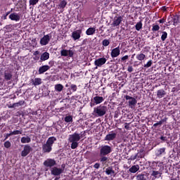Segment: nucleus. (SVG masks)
<instances>
[{
    "label": "nucleus",
    "mask_w": 180,
    "mask_h": 180,
    "mask_svg": "<svg viewBox=\"0 0 180 180\" xmlns=\"http://www.w3.org/2000/svg\"><path fill=\"white\" fill-rule=\"evenodd\" d=\"M146 58V55L144 53H139L136 55V59L139 60V61H143Z\"/></svg>",
    "instance_id": "72a5a7b5"
},
{
    "label": "nucleus",
    "mask_w": 180,
    "mask_h": 180,
    "mask_svg": "<svg viewBox=\"0 0 180 180\" xmlns=\"http://www.w3.org/2000/svg\"><path fill=\"white\" fill-rule=\"evenodd\" d=\"M135 29L137 30V32H140V30L143 29V22L141 21L137 22L135 25Z\"/></svg>",
    "instance_id": "7c9ffc66"
},
{
    "label": "nucleus",
    "mask_w": 180,
    "mask_h": 180,
    "mask_svg": "<svg viewBox=\"0 0 180 180\" xmlns=\"http://www.w3.org/2000/svg\"><path fill=\"white\" fill-rule=\"evenodd\" d=\"M140 169V166L139 165H133L131 168H129V171L131 174H136L137 171Z\"/></svg>",
    "instance_id": "a878e982"
},
{
    "label": "nucleus",
    "mask_w": 180,
    "mask_h": 180,
    "mask_svg": "<svg viewBox=\"0 0 180 180\" xmlns=\"http://www.w3.org/2000/svg\"><path fill=\"white\" fill-rule=\"evenodd\" d=\"M124 98L126 99V101H129V108H133V106H136L137 104V100H136L134 97L126 95Z\"/></svg>",
    "instance_id": "f8f14e48"
},
{
    "label": "nucleus",
    "mask_w": 180,
    "mask_h": 180,
    "mask_svg": "<svg viewBox=\"0 0 180 180\" xmlns=\"http://www.w3.org/2000/svg\"><path fill=\"white\" fill-rule=\"evenodd\" d=\"M109 44H110V41H109V39H105L103 40L102 45L104 47H108V46H109Z\"/></svg>",
    "instance_id": "e433bc0d"
},
{
    "label": "nucleus",
    "mask_w": 180,
    "mask_h": 180,
    "mask_svg": "<svg viewBox=\"0 0 180 180\" xmlns=\"http://www.w3.org/2000/svg\"><path fill=\"white\" fill-rule=\"evenodd\" d=\"M58 6L60 9H64V8H65V6H67V1H65V0L61 1L60 3L59 4Z\"/></svg>",
    "instance_id": "f704fd0d"
},
{
    "label": "nucleus",
    "mask_w": 180,
    "mask_h": 180,
    "mask_svg": "<svg viewBox=\"0 0 180 180\" xmlns=\"http://www.w3.org/2000/svg\"><path fill=\"white\" fill-rule=\"evenodd\" d=\"M108 108L105 105L97 106L96 108H94V113H96L98 117H102L106 115V110Z\"/></svg>",
    "instance_id": "7ed1b4c3"
},
{
    "label": "nucleus",
    "mask_w": 180,
    "mask_h": 180,
    "mask_svg": "<svg viewBox=\"0 0 180 180\" xmlns=\"http://www.w3.org/2000/svg\"><path fill=\"white\" fill-rule=\"evenodd\" d=\"M39 2V0H30V5H37V3Z\"/></svg>",
    "instance_id": "09e8293b"
},
{
    "label": "nucleus",
    "mask_w": 180,
    "mask_h": 180,
    "mask_svg": "<svg viewBox=\"0 0 180 180\" xmlns=\"http://www.w3.org/2000/svg\"><path fill=\"white\" fill-rule=\"evenodd\" d=\"M162 36H161V40L162 41H165V40L167 39V37H168V33H167V32H162Z\"/></svg>",
    "instance_id": "4c0bfd02"
},
{
    "label": "nucleus",
    "mask_w": 180,
    "mask_h": 180,
    "mask_svg": "<svg viewBox=\"0 0 180 180\" xmlns=\"http://www.w3.org/2000/svg\"><path fill=\"white\" fill-rule=\"evenodd\" d=\"M158 30H160V25L153 24L152 32H158Z\"/></svg>",
    "instance_id": "58836bf2"
},
{
    "label": "nucleus",
    "mask_w": 180,
    "mask_h": 180,
    "mask_svg": "<svg viewBox=\"0 0 180 180\" xmlns=\"http://www.w3.org/2000/svg\"><path fill=\"white\" fill-rule=\"evenodd\" d=\"M159 23H165V18H163L158 20Z\"/></svg>",
    "instance_id": "bf43d9fd"
},
{
    "label": "nucleus",
    "mask_w": 180,
    "mask_h": 180,
    "mask_svg": "<svg viewBox=\"0 0 180 180\" xmlns=\"http://www.w3.org/2000/svg\"><path fill=\"white\" fill-rule=\"evenodd\" d=\"M117 134L116 133H111L108 134L104 138L105 141H113L115 139H116Z\"/></svg>",
    "instance_id": "f3484780"
},
{
    "label": "nucleus",
    "mask_w": 180,
    "mask_h": 180,
    "mask_svg": "<svg viewBox=\"0 0 180 180\" xmlns=\"http://www.w3.org/2000/svg\"><path fill=\"white\" fill-rule=\"evenodd\" d=\"M101 167V164L99 163H95V165H94V168H96V169H99Z\"/></svg>",
    "instance_id": "6e6d98bb"
},
{
    "label": "nucleus",
    "mask_w": 180,
    "mask_h": 180,
    "mask_svg": "<svg viewBox=\"0 0 180 180\" xmlns=\"http://www.w3.org/2000/svg\"><path fill=\"white\" fill-rule=\"evenodd\" d=\"M113 151L112 146L109 145H103L100 148V155H109Z\"/></svg>",
    "instance_id": "20e7f679"
},
{
    "label": "nucleus",
    "mask_w": 180,
    "mask_h": 180,
    "mask_svg": "<svg viewBox=\"0 0 180 180\" xmlns=\"http://www.w3.org/2000/svg\"><path fill=\"white\" fill-rule=\"evenodd\" d=\"M123 22V17L119 15L115 16L113 19V22L112 23L113 27H117V26H120V24Z\"/></svg>",
    "instance_id": "4468645a"
},
{
    "label": "nucleus",
    "mask_w": 180,
    "mask_h": 180,
    "mask_svg": "<svg viewBox=\"0 0 180 180\" xmlns=\"http://www.w3.org/2000/svg\"><path fill=\"white\" fill-rule=\"evenodd\" d=\"M32 141V139L29 136H24L21 138V143L22 144H26V143H30Z\"/></svg>",
    "instance_id": "c85d7f7f"
},
{
    "label": "nucleus",
    "mask_w": 180,
    "mask_h": 180,
    "mask_svg": "<svg viewBox=\"0 0 180 180\" xmlns=\"http://www.w3.org/2000/svg\"><path fill=\"white\" fill-rule=\"evenodd\" d=\"M127 71L129 72H133V71H134V69H133V66H128V68H127Z\"/></svg>",
    "instance_id": "5fc2aeb1"
},
{
    "label": "nucleus",
    "mask_w": 180,
    "mask_h": 180,
    "mask_svg": "<svg viewBox=\"0 0 180 180\" xmlns=\"http://www.w3.org/2000/svg\"><path fill=\"white\" fill-rule=\"evenodd\" d=\"M4 81H12L13 79V72L11 70H6L4 72Z\"/></svg>",
    "instance_id": "39448f33"
},
{
    "label": "nucleus",
    "mask_w": 180,
    "mask_h": 180,
    "mask_svg": "<svg viewBox=\"0 0 180 180\" xmlns=\"http://www.w3.org/2000/svg\"><path fill=\"white\" fill-rule=\"evenodd\" d=\"M82 139V135L75 132L72 134L69 135L68 141L71 143V148L72 150H75L79 144L78 141Z\"/></svg>",
    "instance_id": "f03ea898"
},
{
    "label": "nucleus",
    "mask_w": 180,
    "mask_h": 180,
    "mask_svg": "<svg viewBox=\"0 0 180 180\" xmlns=\"http://www.w3.org/2000/svg\"><path fill=\"white\" fill-rule=\"evenodd\" d=\"M90 106L92 108V106H95V104L91 103Z\"/></svg>",
    "instance_id": "69168bd1"
},
{
    "label": "nucleus",
    "mask_w": 180,
    "mask_h": 180,
    "mask_svg": "<svg viewBox=\"0 0 180 180\" xmlns=\"http://www.w3.org/2000/svg\"><path fill=\"white\" fill-rule=\"evenodd\" d=\"M96 32V28L89 27L86 30V34L87 36H94V34Z\"/></svg>",
    "instance_id": "b1692460"
},
{
    "label": "nucleus",
    "mask_w": 180,
    "mask_h": 180,
    "mask_svg": "<svg viewBox=\"0 0 180 180\" xmlns=\"http://www.w3.org/2000/svg\"><path fill=\"white\" fill-rule=\"evenodd\" d=\"M162 124H161V122H160V121L159 122H158L157 123H155L154 124H153V127H157V126H161Z\"/></svg>",
    "instance_id": "13d9d810"
},
{
    "label": "nucleus",
    "mask_w": 180,
    "mask_h": 180,
    "mask_svg": "<svg viewBox=\"0 0 180 180\" xmlns=\"http://www.w3.org/2000/svg\"><path fill=\"white\" fill-rule=\"evenodd\" d=\"M81 34H82V30H77L72 32L71 37L75 41L81 39Z\"/></svg>",
    "instance_id": "9b49d317"
},
{
    "label": "nucleus",
    "mask_w": 180,
    "mask_h": 180,
    "mask_svg": "<svg viewBox=\"0 0 180 180\" xmlns=\"http://www.w3.org/2000/svg\"><path fill=\"white\" fill-rule=\"evenodd\" d=\"M136 158H137V155H131L129 160H130L131 161H134V160H136Z\"/></svg>",
    "instance_id": "3c124183"
},
{
    "label": "nucleus",
    "mask_w": 180,
    "mask_h": 180,
    "mask_svg": "<svg viewBox=\"0 0 180 180\" xmlns=\"http://www.w3.org/2000/svg\"><path fill=\"white\" fill-rule=\"evenodd\" d=\"M167 20L169 26H170V25H173V26H178V23H179V16L177 15H173L172 18H169Z\"/></svg>",
    "instance_id": "0eeeda50"
},
{
    "label": "nucleus",
    "mask_w": 180,
    "mask_h": 180,
    "mask_svg": "<svg viewBox=\"0 0 180 180\" xmlns=\"http://www.w3.org/2000/svg\"><path fill=\"white\" fill-rule=\"evenodd\" d=\"M120 56V46H117L111 51L112 58H116Z\"/></svg>",
    "instance_id": "dca6fc26"
},
{
    "label": "nucleus",
    "mask_w": 180,
    "mask_h": 180,
    "mask_svg": "<svg viewBox=\"0 0 180 180\" xmlns=\"http://www.w3.org/2000/svg\"><path fill=\"white\" fill-rule=\"evenodd\" d=\"M127 60H129V56L126 55V56H123L122 58H121L120 61L122 63H126L127 61Z\"/></svg>",
    "instance_id": "49530a36"
},
{
    "label": "nucleus",
    "mask_w": 180,
    "mask_h": 180,
    "mask_svg": "<svg viewBox=\"0 0 180 180\" xmlns=\"http://www.w3.org/2000/svg\"><path fill=\"white\" fill-rule=\"evenodd\" d=\"M32 151H33V148H32V146H30V145H29V144L25 145L24 148L21 152V156L26 157V156L29 155V154H30V153H32Z\"/></svg>",
    "instance_id": "423d86ee"
},
{
    "label": "nucleus",
    "mask_w": 180,
    "mask_h": 180,
    "mask_svg": "<svg viewBox=\"0 0 180 180\" xmlns=\"http://www.w3.org/2000/svg\"><path fill=\"white\" fill-rule=\"evenodd\" d=\"M41 78H35L34 79H32V84L34 86H37L39 85H41Z\"/></svg>",
    "instance_id": "393cba45"
},
{
    "label": "nucleus",
    "mask_w": 180,
    "mask_h": 180,
    "mask_svg": "<svg viewBox=\"0 0 180 180\" xmlns=\"http://www.w3.org/2000/svg\"><path fill=\"white\" fill-rule=\"evenodd\" d=\"M11 136H12L11 131H10V133H8V134H6V135H4V139L3 140V141H6V140H8V139H9V137H11Z\"/></svg>",
    "instance_id": "de8ad7c7"
},
{
    "label": "nucleus",
    "mask_w": 180,
    "mask_h": 180,
    "mask_svg": "<svg viewBox=\"0 0 180 180\" xmlns=\"http://www.w3.org/2000/svg\"><path fill=\"white\" fill-rule=\"evenodd\" d=\"M93 100L94 101V103L96 105H99L100 103H102L103 101H105V98L102 96H96L94 97Z\"/></svg>",
    "instance_id": "412c9836"
},
{
    "label": "nucleus",
    "mask_w": 180,
    "mask_h": 180,
    "mask_svg": "<svg viewBox=\"0 0 180 180\" xmlns=\"http://www.w3.org/2000/svg\"><path fill=\"white\" fill-rule=\"evenodd\" d=\"M50 40H51V34L44 35V37L40 39L41 46H47V44L50 43Z\"/></svg>",
    "instance_id": "6e6552de"
},
{
    "label": "nucleus",
    "mask_w": 180,
    "mask_h": 180,
    "mask_svg": "<svg viewBox=\"0 0 180 180\" xmlns=\"http://www.w3.org/2000/svg\"><path fill=\"white\" fill-rule=\"evenodd\" d=\"M163 153H165V148H161L159 150H158L157 151V156L160 157L161 155H162Z\"/></svg>",
    "instance_id": "c9c22d12"
},
{
    "label": "nucleus",
    "mask_w": 180,
    "mask_h": 180,
    "mask_svg": "<svg viewBox=\"0 0 180 180\" xmlns=\"http://www.w3.org/2000/svg\"><path fill=\"white\" fill-rule=\"evenodd\" d=\"M160 140H162L161 143H164L165 141H168V138H167V136H160Z\"/></svg>",
    "instance_id": "8fccbe9b"
},
{
    "label": "nucleus",
    "mask_w": 180,
    "mask_h": 180,
    "mask_svg": "<svg viewBox=\"0 0 180 180\" xmlns=\"http://www.w3.org/2000/svg\"><path fill=\"white\" fill-rule=\"evenodd\" d=\"M9 108L11 109L13 108H16V105L15 104V103L12 105H10Z\"/></svg>",
    "instance_id": "052dcab7"
},
{
    "label": "nucleus",
    "mask_w": 180,
    "mask_h": 180,
    "mask_svg": "<svg viewBox=\"0 0 180 180\" xmlns=\"http://www.w3.org/2000/svg\"><path fill=\"white\" fill-rule=\"evenodd\" d=\"M57 141V138L55 136H50L46 142L42 145V153L44 154H49L53 151V144Z\"/></svg>",
    "instance_id": "f257e3e1"
},
{
    "label": "nucleus",
    "mask_w": 180,
    "mask_h": 180,
    "mask_svg": "<svg viewBox=\"0 0 180 180\" xmlns=\"http://www.w3.org/2000/svg\"><path fill=\"white\" fill-rule=\"evenodd\" d=\"M150 175L151 176H153V179H159V178H161L162 172H160V171L153 170Z\"/></svg>",
    "instance_id": "aec40b11"
},
{
    "label": "nucleus",
    "mask_w": 180,
    "mask_h": 180,
    "mask_svg": "<svg viewBox=\"0 0 180 180\" xmlns=\"http://www.w3.org/2000/svg\"><path fill=\"white\" fill-rule=\"evenodd\" d=\"M11 20H14L15 22H19L20 20V15L16 13H13L8 16Z\"/></svg>",
    "instance_id": "a211bd4d"
},
{
    "label": "nucleus",
    "mask_w": 180,
    "mask_h": 180,
    "mask_svg": "<svg viewBox=\"0 0 180 180\" xmlns=\"http://www.w3.org/2000/svg\"><path fill=\"white\" fill-rule=\"evenodd\" d=\"M2 75H4V72L2 70H0V84L1 85H4V80L2 78Z\"/></svg>",
    "instance_id": "a18cd8bd"
},
{
    "label": "nucleus",
    "mask_w": 180,
    "mask_h": 180,
    "mask_svg": "<svg viewBox=\"0 0 180 180\" xmlns=\"http://www.w3.org/2000/svg\"><path fill=\"white\" fill-rule=\"evenodd\" d=\"M162 9H163V11H167V8H165V6H163Z\"/></svg>",
    "instance_id": "338daca9"
},
{
    "label": "nucleus",
    "mask_w": 180,
    "mask_h": 180,
    "mask_svg": "<svg viewBox=\"0 0 180 180\" xmlns=\"http://www.w3.org/2000/svg\"><path fill=\"white\" fill-rule=\"evenodd\" d=\"M15 104L16 108H19V106H22V105H25V101H23V100L20 101L18 103H15Z\"/></svg>",
    "instance_id": "37998d69"
},
{
    "label": "nucleus",
    "mask_w": 180,
    "mask_h": 180,
    "mask_svg": "<svg viewBox=\"0 0 180 180\" xmlns=\"http://www.w3.org/2000/svg\"><path fill=\"white\" fill-rule=\"evenodd\" d=\"M165 95H167V91H165L164 89H159L157 91V97L159 99H161L162 98H164L165 96Z\"/></svg>",
    "instance_id": "4be33fe9"
},
{
    "label": "nucleus",
    "mask_w": 180,
    "mask_h": 180,
    "mask_svg": "<svg viewBox=\"0 0 180 180\" xmlns=\"http://www.w3.org/2000/svg\"><path fill=\"white\" fill-rule=\"evenodd\" d=\"M49 64L50 65H51V67H53V65H54V61H49Z\"/></svg>",
    "instance_id": "680f3d73"
},
{
    "label": "nucleus",
    "mask_w": 180,
    "mask_h": 180,
    "mask_svg": "<svg viewBox=\"0 0 180 180\" xmlns=\"http://www.w3.org/2000/svg\"><path fill=\"white\" fill-rule=\"evenodd\" d=\"M100 162L104 165V164H106L108 162V157L106 155H100Z\"/></svg>",
    "instance_id": "c756f323"
},
{
    "label": "nucleus",
    "mask_w": 180,
    "mask_h": 180,
    "mask_svg": "<svg viewBox=\"0 0 180 180\" xmlns=\"http://www.w3.org/2000/svg\"><path fill=\"white\" fill-rule=\"evenodd\" d=\"M136 180H147V174L145 172L139 174L136 176Z\"/></svg>",
    "instance_id": "bb28decb"
},
{
    "label": "nucleus",
    "mask_w": 180,
    "mask_h": 180,
    "mask_svg": "<svg viewBox=\"0 0 180 180\" xmlns=\"http://www.w3.org/2000/svg\"><path fill=\"white\" fill-rule=\"evenodd\" d=\"M171 180H179V178L176 177V178H173V179H172Z\"/></svg>",
    "instance_id": "0e129e2a"
},
{
    "label": "nucleus",
    "mask_w": 180,
    "mask_h": 180,
    "mask_svg": "<svg viewBox=\"0 0 180 180\" xmlns=\"http://www.w3.org/2000/svg\"><path fill=\"white\" fill-rule=\"evenodd\" d=\"M70 89L71 91H72V92H77L78 87L77 86V84H71Z\"/></svg>",
    "instance_id": "79ce46f5"
},
{
    "label": "nucleus",
    "mask_w": 180,
    "mask_h": 180,
    "mask_svg": "<svg viewBox=\"0 0 180 180\" xmlns=\"http://www.w3.org/2000/svg\"><path fill=\"white\" fill-rule=\"evenodd\" d=\"M65 122L66 123H70V122H72V116L68 115L65 117Z\"/></svg>",
    "instance_id": "ea45409f"
},
{
    "label": "nucleus",
    "mask_w": 180,
    "mask_h": 180,
    "mask_svg": "<svg viewBox=\"0 0 180 180\" xmlns=\"http://www.w3.org/2000/svg\"><path fill=\"white\" fill-rule=\"evenodd\" d=\"M153 65V60H150L147 62L146 65H144L145 68H150Z\"/></svg>",
    "instance_id": "c03bdc74"
},
{
    "label": "nucleus",
    "mask_w": 180,
    "mask_h": 180,
    "mask_svg": "<svg viewBox=\"0 0 180 180\" xmlns=\"http://www.w3.org/2000/svg\"><path fill=\"white\" fill-rule=\"evenodd\" d=\"M39 53V51H37L34 53V56H37V54Z\"/></svg>",
    "instance_id": "e2e57ef3"
},
{
    "label": "nucleus",
    "mask_w": 180,
    "mask_h": 180,
    "mask_svg": "<svg viewBox=\"0 0 180 180\" xmlns=\"http://www.w3.org/2000/svg\"><path fill=\"white\" fill-rule=\"evenodd\" d=\"M60 56L61 57H74V51L72 50H67V49H63L60 51Z\"/></svg>",
    "instance_id": "ddd939ff"
},
{
    "label": "nucleus",
    "mask_w": 180,
    "mask_h": 180,
    "mask_svg": "<svg viewBox=\"0 0 180 180\" xmlns=\"http://www.w3.org/2000/svg\"><path fill=\"white\" fill-rule=\"evenodd\" d=\"M106 61H108L106 58H99L96 59L94 61V65H96L95 69L96 70L98 69V67H102V65L106 64Z\"/></svg>",
    "instance_id": "9d476101"
},
{
    "label": "nucleus",
    "mask_w": 180,
    "mask_h": 180,
    "mask_svg": "<svg viewBox=\"0 0 180 180\" xmlns=\"http://www.w3.org/2000/svg\"><path fill=\"white\" fill-rule=\"evenodd\" d=\"M64 172V169H60L57 167H54L51 169V174L54 175L55 176H58V175H61Z\"/></svg>",
    "instance_id": "2eb2a0df"
},
{
    "label": "nucleus",
    "mask_w": 180,
    "mask_h": 180,
    "mask_svg": "<svg viewBox=\"0 0 180 180\" xmlns=\"http://www.w3.org/2000/svg\"><path fill=\"white\" fill-rule=\"evenodd\" d=\"M64 89V86L61 84H57L55 85V91L56 92H61Z\"/></svg>",
    "instance_id": "cd10ccee"
},
{
    "label": "nucleus",
    "mask_w": 180,
    "mask_h": 180,
    "mask_svg": "<svg viewBox=\"0 0 180 180\" xmlns=\"http://www.w3.org/2000/svg\"><path fill=\"white\" fill-rule=\"evenodd\" d=\"M167 120H168V117H165V118L162 119L159 122L161 123V124H162V123H165V122H167Z\"/></svg>",
    "instance_id": "864d4df0"
},
{
    "label": "nucleus",
    "mask_w": 180,
    "mask_h": 180,
    "mask_svg": "<svg viewBox=\"0 0 180 180\" xmlns=\"http://www.w3.org/2000/svg\"><path fill=\"white\" fill-rule=\"evenodd\" d=\"M105 174L107 175H112V174H115V170H113L112 167H109L105 169Z\"/></svg>",
    "instance_id": "2f4dec72"
},
{
    "label": "nucleus",
    "mask_w": 180,
    "mask_h": 180,
    "mask_svg": "<svg viewBox=\"0 0 180 180\" xmlns=\"http://www.w3.org/2000/svg\"><path fill=\"white\" fill-rule=\"evenodd\" d=\"M50 58V53L49 52H44L41 55L40 60L41 61H46Z\"/></svg>",
    "instance_id": "5701e85b"
},
{
    "label": "nucleus",
    "mask_w": 180,
    "mask_h": 180,
    "mask_svg": "<svg viewBox=\"0 0 180 180\" xmlns=\"http://www.w3.org/2000/svg\"><path fill=\"white\" fill-rule=\"evenodd\" d=\"M58 179H60V177H56L54 180H58Z\"/></svg>",
    "instance_id": "774afa93"
},
{
    "label": "nucleus",
    "mask_w": 180,
    "mask_h": 180,
    "mask_svg": "<svg viewBox=\"0 0 180 180\" xmlns=\"http://www.w3.org/2000/svg\"><path fill=\"white\" fill-rule=\"evenodd\" d=\"M155 165H157V162H153L151 165L152 169H155Z\"/></svg>",
    "instance_id": "4d7b16f0"
},
{
    "label": "nucleus",
    "mask_w": 180,
    "mask_h": 180,
    "mask_svg": "<svg viewBox=\"0 0 180 180\" xmlns=\"http://www.w3.org/2000/svg\"><path fill=\"white\" fill-rule=\"evenodd\" d=\"M44 165L47 168H51L52 167L57 165V162H56V160L54 159L48 158L44 162Z\"/></svg>",
    "instance_id": "1a4fd4ad"
},
{
    "label": "nucleus",
    "mask_w": 180,
    "mask_h": 180,
    "mask_svg": "<svg viewBox=\"0 0 180 180\" xmlns=\"http://www.w3.org/2000/svg\"><path fill=\"white\" fill-rule=\"evenodd\" d=\"M11 146H12V144L11 143V141H6L4 143V146L5 147V148H11Z\"/></svg>",
    "instance_id": "a19ab883"
},
{
    "label": "nucleus",
    "mask_w": 180,
    "mask_h": 180,
    "mask_svg": "<svg viewBox=\"0 0 180 180\" xmlns=\"http://www.w3.org/2000/svg\"><path fill=\"white\" fill-rule=\"evenodd\" d=\"M50 70V66L48 65H42L39 67L38 70V72L39 75L44 74V72L49 71Z\"/></svg>",
    "instance_id": "6ab92c4d"
},
{
    "label": "nucleus",
    "mask_w": 180,
    "mask_h": 180,
    "mask_svg": "<svg viewBox=\"0 0 180 180\" xmlns=\"http://www.w3.org/2000/svg\"><path fill=\"white\" fill-rule=\"evenodd\" d=\"M23 133V129L20 128L19 130L11 131L12 136H18V134H22Z\"/></svg>",
    "instance_id": "473e14b6"
},
{
    "label": "nucleus",
    "mask_w": 180,
    "mask_h": 180,
    "mask_svg": "<svg viewBox=\"0 0 180 180\" xmlns=\"http://www.w3.org/2000/svg\"><path fill=\"white\" fill-rule=\"evenodd\" d=\"M9 13H11V11H8L7 13H6V14L3 15V19L4 20H6L7 18H8V15H9Z\"/></svg>",
    "instance_id": "603ef678"
}]
</instances>
